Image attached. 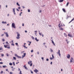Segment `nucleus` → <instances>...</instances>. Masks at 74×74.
<instances>
[{"label": "nucleus", "instance_id": "nucleus-1", "mask_svg": "<svg viewBox=\"0 0 74 74\" xmlns=\"http://www.w3.org/2000/svg\"><path fill=\"white\" fill-rule=\"evenodd\" d=\"M4 47L5 48H7L8 49H10V44H7L6 45H4Z\"/></svg>", "mask_w": 74, "mask_h": 74}, {"label": "nucleus", "instance_id": "nucleus-2", "mask_svg": "<svg viewBox=\"0 0 74 74\" xmlns=\"http://www.w3.org/2000/svg\"><path fill=\"white\" fill-rule=\"evenodd\" d=\"M58 26L59 28V29L60 30H64V29H63V28H62V27H60V24H59L58 25Z\"/></svg>", "mask_w": 74, "mask_h": 74}, {"label": "nucleus", "instance_id": "nucleus-3", "mask_svg": "<svg viewBox=\"0 0 74 74\" xmlns=\"http://www.w3.org/2000/svg\"><path fill=\"white\" fill-rule=\"evenodd\" d=\"M15 56H16V57H17L18 58H19V59H21V58H22V57L18 56V55L16 54H15Z\"/></svg>", "mask_w": 74, "mask_h": 74}, {"label": "nucleus", "instance_id": "nucleus-4", "mask_svg": "<svg viewBox=\"0 0 74 74\" xmlns=\"http://www.w3.org/2000/svg\"><path fill=\"white\" fill-rule=\"evenodd\" d=\"M57 53L58 54L59 56H61V54H60V50H58V51L57 52Z\"/></svg>", "mask_w": 74, "mask_h": 74}, {"label": "nucleus", "instance_id": "nucleus-5", "mask_svg": "<svg viewBox=\"0 0 74 74\" xmlns=\"http://www.w3.org/2000/svg\"><path fill=\"white\" fill-rule=\"evenodd\" d=\"M12 10L14 14V15H16V13H15V8H13Z\"/></svg>", "mask_w": 74, "mask_h": 74}, {"label": "nucleus", "instance_id": "nucleus-6", "mask_svg": "<svg viewBox=\"0 0 74 74\" xmlns=\"http://www.w3.org/2000/svg\"><path fill=\"white\" fill-rule=\"evenodd\" d=\"M12 27H14V29H15V28H16V27L15 26V24L14 23H12Z\"/></svg>", "mask_w": 74, "mask_h": 74}, {"label": "nucleus", "instance_id": "nucleus-7", "mask_svg": "<svg viewBox=\"0 0 74 74\" xmlns=\"http://www.w3.org/2000/svg\"><path fill=\"white\" fill-rule=\"evenodd\" d=\"M19 36H20V34H18L17 35V37H16V38H17V39H18L20 38V37Z\"/></svg>", "mask_w": 74, "mask_h": 74}, {"label": "nucleus", "instance_id": "nucleus-8", "mask_svg": "<svg viewBox=\"0 0 74 74\" xmlns=\"http://www.w3.org/2000/svg\"><path fill=\"white\" fill-rule=\"evenodd\" d=\"M4 34H5L7 37H8L9 35H8V34L7 32H4Z\"/></svg>", "mask_w": 74, "mask_h": 74}, {"label": "nucleus", "instance_id": "nucleus-9", "mask_svg": "<svg viewBox=\"0 0 74 74\" xmlns=\"http://www.w3.org/2000/svg\"><path fill=\"white\" fill-rule=\"evenodd\" d=\"M38 71V70L37 69H36L35 70H34V72L36 73H37V72Z\"/></svg>", "mask_w": 74, "mask_h": 74}, {"label": "nucleus", "instance_id": "nucleus-10", "mask_svg": "<svg viewBox=\"0 0 74 74\" xmlns=\"http://www.w3.org/2000/svg\"><path fill=\"white\" fill-rule=\"evenodd\" d=\"M73 58L72 57L71 59L70 60V63H72V62H73Z\"/></svg>", "mask_w": 74, "mask_h": 74}, {"label": "nucleus", "instance_id": "nucleus-11", "mask_svg": "<svg viewBox=\"0 0 74 74\" xmlns=\"http://www.w3.org/2000/svg\"><path fill=\"white\" fill-rule=\"evenodd\" d=\"M67 58H68V59H69V58H70V54H68L67 56Z\"/></svg>", "mask_w": 74, "mask_h": 74}, {"label": "nucleus", "instance_id": "nucleus-12", "mask_svg": "<svg viewBox=\"0 0 74 74\" xmlns=\"http://www.w3.org/2000/svg\"><path fill=\"white\" fill-rule=\"evenodd\" d=\"M68 36L70 37H73V36H72V35H70V34H68Z\"/></svg>", "mask_w": 74, "mask_h": 74}, {"label": "nucleus", "instance_id": "nucleus-13", "mask_svg": "<svg viewBox=\"0 0 74 74\" xmlns=\"http://www.w3.org/2000/svg\"><path fill=\"white\" fill-rule=\"evenodd\" d=\"M2 23L3 24H5L6 23H7V22L6 21L4 22V21H2Z\"/></svg>", "mask_w": 74, "mask_h": 74}, {"label": "nucleus", "instance_id": "nucleus-14", "mask_svg": "<svg viewBox=\"0 0 74 74\" xmlns=\"http://www.w3.org/2000/svg\"><path fill=\"white\" fill-rule=\"evenodd\" d=\"M29 42V44H28V45H29V46H30V44H31V43H32V42H30L29 41H27V42Z\"/></svg>", "mask_w": 74, "mask_h": 74}, {"label": "nucleus", "instance_id": "nucleus-15", "mask_svg": "<svg viewBox=\"0 0 74 74\" xmlns=\"http://www.w3.org/2000/svg\"><path fill=\"white\" fill-rule=\"evenodd\" d=\"M74 20V18H73V19H72L71 21H70V22L69 23H71V22L72 21H73Z\"/></svg>", "mask_w": 74, "mask_h": 74}, {"label": "nucleus", "instance_id": "nucleus-16", "mask_svg": "<svg viewBox=\"0 0 74 74\" xmlns=\"http://www.w3.org/2000/svg\"><path fill=\"white\" fill-rule=\"evenodd\" d=\"M63 0H60L59 1V2H60V3H62V2H63Z\"/></svg>", "mask_w": 74, "mask_h": 74}, {"label": "nucleus", "instance_id": "nucleus-17", "mask_svg": "<svg viewBox=\"0 0 74 74\" xmlns=\"http://www.w3.org/2000/svg\"><path fill=\"white\" fill-rule=\"evenodd\" d=\"M62 10L64 12H66V10H65V9L64 8H62Z\"/></svg>", "mask_w": 74, "mask_h": 74}, {"label": "nucleus", "instance_id": "nucleus-18", "mask_svg": "<svg viewBox=\"0 0 74 74\" xmlns=\"http://www.w3.org/2000/svg\"><path fill=\"white\" fill-rule=\"evenodd\" d=\"M37 38H35V40H36V41H39V40L37 39Z\"/></svg>", "mask_w": 74, "mask_h": 74}, {"label": "nucleus", "instance_id": "nucleus-19", "mask_svg": "<svg viewBox=\"0 0 74 74\" xmlns=\"http://www.w3.org/2000/svg\"><path fill=\"white\" fill-rule=\"evenodd\" d=\"M34 32L35 33H35V34H37V31H34Z\"/></svg>", "mask_w": 74, "mask_h": 74}, {"label": "nucleus", "instance_id": "nucleus-20", "mask_svg": "<svg viewBox=\"0 0 74 74\" xmlns=\"http://www.w3.org/2000/svg\"><path fill=\"white\" fill-rule=\"evenodd\" d=\"M52 44H53V45H55V43H54V42H53V41H52Z\"/></svg>", "mask_w": 74, "mask_h": 74}, {"label": "nucleus", "instance_id": "nucleus-21", "mask_svg": "<svg viewBox=\"0 0 74 74\" xmlns=\"http://www.w3.org/2000/svg\"><path fill=\"white\" fill-rule=\"evenodd\" d=\"M16 5L19 6V7L20 6V5H19V3H18V2L16 3Z\"/></svg>", "mask_w": 74, "mask_h": 74}, {"label": "nucleus", "instance_id": "nucleus-22", "mask_svg": "<svg viewBox=\"0 0 74 74\" xmlns=\"http://www.w3.org/2000/svg\"><path fill=\"white\" fill-rule=\"evenodd\" d=\"M15 44L16 45H17V47H19V45H18V43H16Z\"/></svg>", "mask_w": 74, "mask_h": 74}, {"label": "nucleus", "instance_id": "nucleus-23", "mask_svg": "<svg viewBox=\"0 0 74 74\" xmlns=\"http://www.w3.org/2000/svg\"><path fill=\"white\" fill-rule=\"evenodd\" d=\"M3 49V47H0V51H1V50H2Z\"/></svg>", "mask_w": 74, "mask_h": 74}, {"label": "nucleus", "instance_id": "nucleus-24", "mask_svg": "<svg viewBox=\"0 0 74 74\" xmlns=\"http://www.w3.org/2000/svg\"><path fill=\"white\" fill-rule=\"evenodd\" d=\"M9 65H10V66H12V64L10 62L9 63Z\"/></svg>", "mask_w": 74, "mask_h": 74}, {"label": "nucleus", "instance_id": "nucleus-25", "mask_svg": "<svg viewBox=\"0 0 74 74\" xmlns=\"http://www.w3.org/2000/svg\"><path fill=\"white\" fill-rule=\"evenodd\" d=\"M50 49V52H53V50H52L51 49Z\"/></svg>", "mask_w": 74, "mask_h": 74}, {"label": "nucleus", "instance_id": "nucleus-26", "mask_svg": "<svg viewBox=\"0 0 74 74\" xmlns=\"http://www.w3.org/2000/svg\"><path fill=\"white\" fill-rule=\"evenodd\" d=\"M31 38H32L33 39V40H34V37L33 36H32L31 37Z\"/></svg>", "mask_w": 74, "mask_h": 74}, {"label": "nucleus", "instance_id": "nucleus-27", "mask_svg": "<svg viewBox=\"0 0 74 74\" xmlns=\"http://www.w3.org/2000/svg\"><path fill=\"white\" fill-rule=\"evenodd\" d=\"M13 66H15V62H13Z\"/></svg>", "mask_w": 74, "mask_h": 74}, {"label": "nucleus", "instance_id": "nucleus-28", "mask_svg": "<svg viewBox=\"0 0 74 74\" xmlns=\"http://www.w3.org/2000/svg\"><path fill=\"white\" fill-rule=\"evenodd\" d=\"M69 4V2H68L66 4V6H68Z\"/></svg>", "mask_w": 74, "mask_h": 74}, {"label": "nucleus", "instance_id": "nucleus-29", "mask_svg": "<svg viewBox=\"0 0 74 74\" xmlns=\"http://www.w3.org/2000/svg\"><path fill=\"white\" fill-rule=\"evenodd\" d=\"M3 68H5V67H7L6 66H3Z\"/></svg>", "mask_w": 74, "mask_h": 74}, {"label": "nucleus", "instance_id": "nucleus-30", "mask_svg": "<svg viewBox=\"0 0 74 74\" xmlns=\"http://www.w3.org/2000/svg\"><path fill=\"white\" fill-rule=\"evenodd\" d=\"M23 55H24V56H24V57H25V56H26V53H24Z\"/></svg>", "mask_w": 74, "mask_h": 74}, {"label": "nucleus", "instance_id": "nucleus-31", "mask_svg": "<svg viewBox=\"0 0 74 74\" xmlns=\"http://www.w3.org/2000/svg\"><path fill=\"white\" fill-rule=\"evenodd\" d=\"M60 27H63V25H62V24H60Z\"/></svg>", "mask_w": 74, "mask_h": 74}, {"label": "nucleus", "instance_id": "nucleus-32", "mask_svg": "<svg viewBox=\"0 0 74 74\" xmlns=\"http://www.w3.org/2000/svg\"><path fill=\"white\" fill-rule=\"evenodd\" d=\"M28 12H30V10H29V9L28 10Z\"/></svg>", "mask_w": 74, "mask_h": 74}, {"label": "nucleus", "instance_id": "nucleus-33", "mask_svg": "<svg viewBox=\"0 0 74 74\" xmlns=\"http://www.w3.org/2000/svg\"><path fill=\"white\" fill-rule=\"evenodd\" d=\"M39 34L40 36H41L42 35L41 33H39Z\"/></svg>", "mask_w": 74, "mask_h": 74}, {"label": "nucleus", "instance_id": "nucleus-34", "mask_svg": "<svg viewBox=\"0 0 74 74\" xmlns=\"http://www.w3.org/2000/svg\"><path fill=\"white\" fill-rule=\"evenodd\" d=\"M6 56H9V55H8V53H7L6 54Z\"/></svg>", "mask_w": 74, "mask_h": 74}, {"label": "nucleus", "instance_id": "nucleus-35", "mask_svg": "<svg viewBox=\"0 0 74 74\" xmlns=\"http://www.w3.org/2000/svg\"><path fill=\"white\" fill-rule=\"evenodd\" d=\"M52 58H55V57H54V56H53V55H52Z\"/></svg>", "mask_w": 74, "mask_h": 74}, {"label": "nucleus", "instance_id": "nucleus-36", "mask_svg": "<svg viewBox=\"0 0 74 74\" xmlns=\"http://www.w3.org/2000/svg\"><path fill=\"white\" fill-rule=\"evenodd\" d=\"M24 52H25V51H21V54L23 53Z\"/></svg>", "mask_w": 74, "mask_h": 74}, {"label": "nucleus", "instance_id": "nucleus-37", "mask_svg": "<svg viewBox=\"0 0 74 74\" xmlns=\"http://www.w3.org/2000/svg\"><path fill=\"white\" fill-rule=\"evenodd\" d=\"M64 35L65 37H67V35H66V33H64Z\"/></svg>", "mask_w": 74, "mask_h": 74}, {"label": "nucleus", "instance_id": "nucleus-38", "mask_svg": "<svg viewBox=\"0 0 74 74\" xmlns=\"http://www.w3.org/2000/svg\"><path fill=\"white\" fill-rule=\"evenodd\" d=\"M32 64H33V63H31L30 65V67H32Z\"/></svg>", "mask_w": 74, "mask_h": 74}, {"label": "nucleus", "instance_id": "nucleus-39", "mask_svg": "<svg viewBox=\"0 0 74 74\" xmlns=\"http://www.w3.org/2000/svg\"><path fill=\"white\" fill-rule=\"evenodd\" d=\"M4 55V54H3L1 55V56L2 57H3Z\"/></svg>", "mask_w": 74, "mask_h": 74}, {"label": "nucleus", "instance_id": "nucleus-40", "mask_svg": "<svg viewBox=\"0 0 74 74\" xmlns=\"http://www.w3.org/2000/svg\"><path fill=\"white\" fill-rule=\"evenodd\" d=\"M13 59H14V60H16V58H15V57H13Z\"/></svg>", "mask_w": 74, "mask_h": 74}, {"label": "nucleus", "instance_id": "nucleus-41", "mask_svg": "<svg viewBox=\"0 0 74 74\" xmlns=\"http://www.w3.org/2000/svg\"><path fill=\"white\" fill-rule=\"evenodd\" d=\"M42 10H40L39 11V13H41V11H42Z\"/></svg>", "mask_w": 74, "mask_h": 74}, {"label": "nucleus", "instance_id": "nucleus-42", "mask_svg": "<svg viewBox=\"0 0 74 74\" xmlns=\"http://www.w3.org/2000/svg\"><path fill=\"white\" fill-rule=\"evenodd\" d=\"M22 71H20V74H22Z\"/></svg>", "mask_w": 74, "mask_h": 74}, {"label": "nucleus", "instance_id": "nucleus-43", "mask_svg": "<svg viewBox=\"0 0 74 74\" xmlns=\"http://www.w3.org/2000/svg\"><path fill=\"white\" fill-rule=\"evenodd\" d=\"M46 61H49V59L47 58L46 59Z\"/></svg>", "mask_w": 74, "mask_h": 74}, {"label": "nucleus", "instance_id": "nucleus-44", "mask_svg": "<svg viewBox=\"0 0 74 74\" xmlns=\"http://www.w3.org/2000/svg\"><path fill=\"white\" fill-rule=\"evenodd\" d=\"M37 54H38V55H39V52H37Z\"/></svg>", "mask_w": 74, "mask_h": 74}, {"label": "nucleus", "instance_id": "nucleus-45", "mask_svg": "<svg viewBox=\"0 0 74 74\" xmlns=\"http://www.w3.org/2000/svg\"><path fill=\"white\" fill-rule=\"evenodd\" d=\"M23 47H24V48H26V46L25 45H23Z\"/></svg>", "mask_w": 74, "mask_h": 74}, {"label": "nucleus", "instance_id": "nucleus-46", "mask_svg": "<svg viewBox=\"0 0 74 74\" xmlns=\"http://www.w3.org/2000/svg\"><path fill=\"white\" fill-rule=\"evenodd\" d=\"M50 59H51V60H52L53 59V58H50Z\"/></svg>", "mask_w": 74, "mask_h": 74}, {"label": "nucleus", "instance_id": "nucleus-47", "mask_svg": "<svg viewBox=\"0 0 74 74\" xmlns=\"http://www.w3.org/2000/svg\"><path fill=\"white\" fill-rule=\"evenodd\" d=\"M31 73H32V74H33V72L32 71V70H31Z\"/></svg>", "mask_w": 74, "mask_h": 74}, {"label": "nucleus", "instance_id": "nucleus-48", "mask_svg": "<svg viewBox=\"0 0 74 74\" xmlns=\"http://www.w3.org/2000/svg\"><path fill=\"white\" fill-rule=\"evenodd\" d=\"M1 74H2V73H3V71H1Z\"/></svg>", "mask_w": 74, "mask_h": 74}, {"label": "nucleus", "instance_id": "nucleus-49", "mask_svg": "<svg viewBox=\"0 0 74 74\" xmlns=\"http://www.w3.org/2000/svg\"><path fill=\"white\" fill-rule=\"evenodd\" d=\"M2 41H5V40H4V39H3Z\"/></svg>", "mask_w": 74, "mask_h": 74}, {"label": "nucleus", "instance_id": "nucleus-50", "mask_svg": "<svg viewBox=\"0 0 74 74\" xmlns=\"http://www.w3.org/2000/svg\"><path fill=\"white\" fill-rule=\"evenodd\" d=\"M25 69H27V67H26V66L25 67Z\"/></svg>", "mask_w": 74, "mask_h": 74}, {"label": "nucleus", "instance_id": "nucleus-51", "mask_svg": "<svg viewBox=\"0 0 74 74\" xmlns=\"http://www.w3.org/2000/svg\"><path fill=\"white\" fill-rule=\"evenodd\" d=\"M31 52H33V50H32L31 51Z\"/></svg>", "mask_w": 74, "mask_h": 74}, {"label": "nucleus", "instance_id": "nucleus-52", "mask_svg": "<svg viewBox=\"0 0 74 74\" xmlns=\"http://www.w3.org/2000/svg\"><path fill=\"white\" fill-rule=\"evenodd\" d=\"M4 34H2L1 35V37H3V36H4Z\"/></svg>", "mask_w": 74, "mask_h": 74}, {"label": "nucleus", "instance_id": "nucleus-53", "mask_svg": "<svg viewBox=\"0 0 74 74\" xmlns=\"http://www.w3.org/2000/svg\"><path fill=\"white\" fill-rule=\"evenodd\" d=\"M6 44H9V43H8V42H6Z\"/></svg>", "mask_w": 74, "mask_h": 74}, {"label": "nucleus", "instance_id": "nucleus-54", "mask_svg": "<svg viewBox=\"0 0 74 74\" xmlns=\"http://www.w3.org/2000/svg\"><path fill=\"white\" fill-rule=\"evenodd\" d=\"M50 64L52 65V62H51L50 63Z\"/></svg>", "mask_w": 74, "mask_h": 74}, {"label": "nucleus", "instance_id": "nucleus-55", "mask_svg": "<svg viewBox=\"0 0 74 74\" xmlns=\"http://www.w3.org/2000/svg\"><path fill=\"white\" fill-rule=\"evenodd\" d=\"M11 45H13V46H14V44H12Z\"/></svg>", "mask_w": 74, "mask_h": 74}, {"label": "nucleus", "instance_id": "nucleus-56", "mask_svg": "<svg viewBox=\"0 0 74 74\" xmlns=\"http://www.w3.org/2000/svg\"><path fill=\"white\" fill-rule=\"evenodd\" d=\"M22 26H24V24L23 23L22 24Z\"/></svg>", "mask_w": 74, "mask_h": 74}, {"label": "nucleus", "instance_id": "nucleus-57", "mask_svg": "<svg viewBox=\"0 0 74 74\" xmlns=\"http://www.w3.org/2000/svg\"><path fill=\"white\" fill-rule=\"evenodd\" d=\"M16 10H17V11H19V10L18 9H16Z\"/></svg>", "mask_w": 74, "mask_h": 74}, {"label": "nucleus", "instance_id": "nucleus-58", "mask_svg": "<svg viewBox=\"0 0 74 74\" xmlns=\"http://www.w3.org/2000/svg\"><path fill=\"white\" fill-rule=\"evenodd\" d=\"M8 16H10V14H8L7 15Z\"/></svg>", "mask_w": 74, "mask_h": 74}, {"label": "nucleus", "instance_id": "nucleus-59", "mask_svg": "<svg viewBox=\"0 0 74 74\" xmlns=\"http://www.w3.org/2000/svg\"><path fill=\"white\" fill-rule=\"evenodd\" d=\"M41 59H42V60H44V58L42 57L41 58Z\"/></svg>", "mask_w": 74, "mask_h": 74}, {"label": "nucleus", "instance_id": "nucleus-60", "mask_svg": "<svg viewBox=\"0 0 74 74\" xmlns=\"http://www.w3.org/2000/svg\"><path fill=\"white\" fill-rule=\"evenodd\" d=\"M10 74H12V72H10Z\"/></svg>", "mask_w": 74, "mask_h": 74}, {"label": "nucleus", "instance_id": "nucleus-61", "mask_svg": "<svg viewBox=\"0 0 74 74\" xmlns=\"http://www.w3.org/2000/svg\"><path fill=\"white\" fill-rule=\"evenodd\" d=\"M0 64H3V62H0Z\"/></svg>", "mask_w": 74, "mask_h": 74}, {"label": "nucleus", "instance_id": "nucleus-62", "mask_svg": "<svg viewBox=\"0 0 74 74\" xmlns=\"http://www.w3.org/2000/svg\"><path fill=\"white\" fill-rule=\"evenodd\" d=\"M22 7L23 9H24L25 8V7L24 6H22Z\"/></svg>", "mask_w": 74, "mask_h": 74}, {"label": "nucleus", "instance_id": "nucleus-63", "mask_svg": "<svg viewBox=\"0 0 74 74\" xmlns=\"http://www.w3.org/2000/svg\"><path fill=\"white\" fill-rule=\"evenodd\" d=\"M28 63L29 64H30V61H29L28 62Z\"/></svg>", "mask_w": 74, "mask_h": 74}, {"label": "nucleus", "instance_id": "nucleus-64", "mask_svg": "<svg viewBox=\"0 0 74 74\" xmlns=\"http://www.w3.org/2000/svg\"><path fill=\"white\" fill-rule=\"evenodd\" d=\"M18 9H21V7H19L18 8Z\"/></svg>", "mask_w": 74, "mask_h": 74}]
</instances>
